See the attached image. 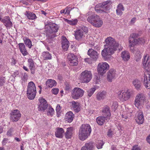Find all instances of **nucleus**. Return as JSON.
<instances>
[{
    "instance_id": "473e14b6",
    "label": "nucleus",
    "mask_w": 150,
    "mask_h": 150,
    "mask_svg": "<svg viewBox=\"0 0 150 150\" xmlns=\"http://www.w3.org/2000/svg\"><path fill=\"white\" fill-rule=\"evenodd\" d=\"M25 15L29 20H34L37 18L35 14L29 11H27L25 13Z\"/></svg>"
},
{
    "instance_id": "7ed1b4c3",
    "label": "nucleus",
    "mask_w": 150,
    "mask_h": 150,
    "mask_svg": "<svg viewBox=\"0 0 150 150\" xmlns=\"http://www.w3.org/2000/svg\"><path fill=\"white\" fill-rule=\"evenodd\" d=\"M91 132V129L89 125H82L79 130V137L81 140L83 141L87 138Z\"/></svg>"
},
{
    "instance_id": "774afa93",
    "label": "nucleus",
    "mask_w": 150,
    "mask_h": 150,
    "mask_svg": "<svg viewBox=\"0 0 150 150\" xmlns=\"http://www.w3.org/2000/svg\"><path fill=\"white\" fill-rule=\"evenodd\" d=\"M112 150H117V149L116 147H112Z\"/></svg>"
},
{
    "instance_id": "c9c22d12",
    "label": "nucleus",
    "mask_w": 150,
    "mask_h": 150,
    "mask_svg": "<svg viewBox=\"0 0 150 150\" xmlns=\"http://www.w3.org/2000/svg\"><path fill=\"white\" fill-rule=\"evenodd\" d=\"M94 146L93 143L91 142L86 143L85 146L82 148H83V149L93 150Z\"/></svg>"
},
{
    "instance_id": "37998d69",
    "label": "nucleus",
    "mask_w": 150,
    "mask_h": 150,
    "mask_svg": "<svg viewBox=\"0 0 150 150\" xmlns=\"http://www.w3.org/2000/svg\"><path fill=\"white\" fill-rule=\"evenodd\" d=\"M24 41L25 45H27L29 48H31L32 45L30 40L29 39H26L25 40L24 39Z\"/></svg>"
},
{
    "instance_id": "de8ad7c7",
    "label": "nucleus",
    "mask_w": 150,
    "mask_h": 150,
    "mask_svg": "<svg viewBox=\"0 0 150 150\" xmlns=\"http://www.w3.org/2000/svg\"><path fill=\"white\" fill-rule=\"evenodd\" d=\"M101 54L102 56L104 57H107L109 55V54H108L107 50H106L105 48L102 50Z\"/></svg>"
},
{
    "instance_id": "49530a36",
    "label": "nucleus",
    "mask_w": 150,
    "mask_h": 150,
    "mask_svg": "<svg viewBox=\"0 0 150 150\" xmlns=\"http://www.w3.org/2000/svg\"><path fill=\"white\" fill-rule=\"evenodd\" d=\"M103 144V142L102 141H99L97 144V147L98 149H101L102 148V146Z\"/></svg>"
},
{
    "instance_id": "f8f14e48",
    "label": "nucleus",
    "mask_w": 150,
    "mask_h": 150,
    "mask_svg": "<svg viewBox=\"0 0 150 150\" xmlns=\"http://www.w3.org/2000/svg\"><path fill=\"white\" fill-rule=\"evenodd\" d=\"M131 96L130 92L128 90L122 91L118 93V98L122 101H126L129 99Z\"/></svg>"
},
{
    "instance_id": "a19ab883",
    "label": "nucleus",
    "mask_w": 150,
    "mask_h": 150,
    "mask_svg": "<svg viewBox=\"0 0 150 150\" xmlns=\"http://www.w3.org/2000/svg\"><path fill=\"white\" fill-rule=\"evenodd\" d=\"M65 21L69 24L72 25H76L78 22V20L76 19H72L71 20L66 19H65Z\"/></svg>"
},
{
    "instance_id": "9d476101",
    "label": "nucleus",
    "mask_w": 150,
    "mask_h": 150,
    "mask_svg": "<svg viewBox=\"0 0 150 150\" xmlns=\"http://www.w3.org/2000/svg\"><path fill=\"white\" fill-rule=\"evenodd\" d=\"M109 65L106 62L99 63L98 65L97 70L99 74L103 75L109 69Z\"/></svg>"
},
{
    "instance_id": "bb28decb",
    "label": "nucleus",
    "mask_w": 150,
    "mask_h": 150,
    "mask_svg": "<svg viewBox=\"0 0 150 150\" xmlns=\"http://www.w3.org/2000/svg\"><path fill=\"white\" fill-rule=\"evenodd\" d=\"M64 131L63 128L57 127L55 132V135L56 137L59 138H62Z\"/></svg>"
},
{
    "instance_id": "7c9ffc66",
    "label": "nucleus",
    "mask_w": 150,
    "mask_h": 150,
    "mask_svg": "<svg viewBox=\"0 0 150 150\" xmlns=\"http://www.w3.org/2000/svg\"><path fill=\"white\" fill-rule=\"evenodd\" d=\"M106 95V92L105 91L99 92L96 95V98L98 100H103L105 97Z\"/></svg>"
},
{
    "instance_id": "f257e3e1",
    "label": "nucleus",
    "mask_w": 150,
    "mask_h": 150,
    "mask_svg": "<svg viewBox=\"0 0 150 150\" xmlns=\"http://www.w3.org/2000/svg\"><path fill=\"white\" fill-rule=\"evenodd\" d=\"M139 35L137 33H133L131 34L129 39V47L131 51L135 54V59L137 61L141 58L142 53L138 49H134L133 47L135 45L139 44H144L145 42V40L142 37H138Z\"/></svg>"
},
{
    "instance_id": "b1692460",
    "label": "nucleus",
    "mask_w": 150,
    "mask_h": 150,
    "mask_svg": "<svg viewBox=\"0 0 150 150\" xmlns=\"http://www.w3.org/2000/svg\"><path fill=\"white\" fill-rule=\"evenodd\" d=\"M28 67L30 70L31 74H34L35 73V66L33 61L32 59H29L28 60Z\"/></svg>"
},
{
    "instance_id": "aec40b11",
    "label": "nucleus",
    "mask_w": 150,
    "mask_h": 150,
    "mask_svg": "<svg viewBox=\"0 0 150 150\" xmlns=\"http://www.w3.org/2000/svg\"><path fill=\"white\" fill-rule=\"evenodd\" d=\"M70 103L71 104V107L75 112H78L80 110V105L78 102L73 101Z\"/></svg>"
},
{
    "instance_id": "8fccbe9b",
    "label": "nucleus",
    "mask_w": 150,
    "mask_h": 150,
    "mask_svg": "<svg viewBox=\"0 0 150 150\" xmlns=\"http://www.w3.org/2000/svg\"><path fill=\"white\" fill-rule=\"evenodd\" d=\"M5 82L4 79L3 78H0V86H3Z\"/></svg>"
},
{
    "instance_id": "338daca9",
    "label": "nucleus",
    "mask_w": 150,
    "mask_h": 150,
    "mask_svg": "<svg viewBox=\"0 0 150 150\" xmlns=\"http://www.w3.org/2000/svg\"><path fill=\"white\" fill-rule=\"evenodd\" d=\"M65 10H64L63 9V10H61L60 11V13H64L65 14Z\"/></svg>"
},
{
    "instance_id": "5fc2aeb1",
    "label": "nucleus",
    "mask_w": 150,
    "mask_h": 150,
    "mask_svg": "<svg viewBox=\"0 0 150 150\" xmlns=\"http://www.w3.org/2000/svg\"><path fill=\"white\" fill-rule=\"evenodd\" d=\"M13 128H11L7 132V134L8 136H11V134L13 131Z\"/></svg>"
},
{
    "instance_id": "052dcab7",
    "label": "nucleus",
    "mask_w": 150,
    "mask_h": 150,
    "mask_svg": "<svg viewBox=\"0 0 150 150\" xmlns=\"http://www.w3.org/2000/svg\"><path fill=\"white\" fill-rule=\"evenodd\" d=\"M3 127L0 126V134L2 132H3Z\"/></svg>"
},
{
    "instance_id": "a211bd4d",
    "label": "nucleus",
    "mask_w": 150,
    "mask_h": 150,
    "mask_svg": "<svg viewBox=\"0 0 150 150\" xmlns=\"http://www.w3.org/2000/svg\"><path fill=\"white\" fill-rule=\"evenodd\" d=\"M88 54L94 61L97 60L99 54L97 52L92 49H89L87 52Z\"/></svg>"
},
{
    "instance_id": "dca6fc26",
    "label": "nucleus",
    "mask_w": 150,
    "mask_h": 150,
    "mask_svg": "<svg viewBox=\"0 0 150 150\" xmlns=\"http://www.w3.org/2000/svg\"><path fill=\"white\" fill-rule=\"evenodd\" d=\"M39 100L40 104L38 106V110L40 111L45 110L47 107V103L46 101L42 98L40 99Z\"/></svg>"
},
{
    "instance_id": "f03ea898",
    "label": "nucleus",
    "mask_w": 150,
    "mask_h": 150,
    "mask_svg": "<svg viewBox=\"0 0 150 150\" xmlns=\"http://www.w3.org/2000/svg\"><path fill=\"white\" fill-rule=\"evenodd\" d=\"M58 29V25L55 23L50 22L45 23V30L47 37V40L49 43L52 42L53 39L56 36L55 33Z\"/></svg>"
},
{
    "instance_id": "79ce46f5",
    "label": "nucleus",
    "mask_w": 150,
    "mask_h": 150,
    "mask_svg": "<svg viewBox=\"0 0 150 150\" xmlns=\"http://www.w3.org/2000/svg\"><path fill=\"white\" fill-rule=\"evenodd\" d=\"M54 112V109L51 106H49L47 109V115H48L52 116Z\"/></svg>"
},
{
    "instance_id": "393cba45",
    "label": "nucleus",
    "mask_w": 150,
    "mask_h": 150,
    "mask_svg": "<svg viewBox=\"0 0 150 150\" xmlns=\"http://www.w3.org/2000/svg\"><path fill=\"white\" fill-rule=\"evenodd\" d=\"M102 113L103 116L110 118L111 114L110 111L109 107L108 106H106L105 107L102 111Z\"/></svg>"
},
{
    "instance_id": "0eeeda50",
    "label": "nucleus",
    "mask_w": 150,
    "mask_h": 150,
    "mask_svg": "<svg viewBox=\"0 0 150 150\" xmlns=\"http://www.w3.org/2000/svg\"><path fill=\"white\" fill-rule=\"evenodd\" d=\"M92 77L91 71L85 70L80 74L79 78L82 83H88L90 81Z\"/></svg>"
},
{
    "instance_id": "6e6552de",
    "label": "nucleus",
    "mask_w": 150,
    "mask_h": 150,
    "mask_svg": "<svg viewBox=\"0 0 150 150\" xmlns=\"http://www.w3.org/2000/svg\"><path fill=\"white\" fill-rule=\"evenodd\" d=\"M84 91L81 88L76 87L71 91V97L72 99L77 100L82 97L83 95Z\"/></svg>"
},
{
    "instance_id": "c756f323",
    "label": "nucleus",
    "mask_w": 150,
    "mask_h": 150,
    "mask_svg": "<svg viewBox=\"0 0 150 150\" xmlns=\"http://www.w3.org/2000/svg\"><path fill=\"white\" fill-rule=\"evenodd\" d=\"M73 128L72 127L67 128V131L65 133V137L67 139L71 138L73 134Z\"/></svg>"
},
{
    "instance_id": "c03bdc74",
    "label": "nucleus",
    "mask_w": 150,
    "mask_h": 150,
    "mask_svg": "<svg viewBox=\"0 0 150 150\" xmlns=\"http://www.w3.org/2000/svg\"><path fill=\"white\" fill-rule=\"evenodd\" d=\"M96 88H92L88 91V96L89 97H91L95 91Z\"/></svg>"
},
{
    "instance_id": "f3484780",
    "label": "nucleus",
    "mask_w": 150,
    "mask_h": 150,
    "mask_svg": "<svg viewBox=\"0 0 150 150\" xmlns=\"http://www.w3.org/2000/svg\"><path fill=\"white\" fill-rule=\"evenodd\" d=\"M110 118L103 116L98 117L96 119L97 123L99 125H102L104 123L109 121Z\"/></svg>"
},
{
    "instance_id": "13d9d810",
    "label": "nucleus",
    "mask_w": 150,
    "mask_h": 150,
    "mask_svg": "<svg viewBox=\"0 0 150 150\" xmlns=\"http://www.w3.org/2000/svg\"><path fill=\"white\" fill-rule=\"evenodd\" d=\"M135 20H136V18H133L131 20V24H134L135 21Z\"/></svg>"
},
{
    "instance_id": "bf43d9fd",
    "label": "nucleus",
    "mask_w": 150,
    "mask_h": 150,
    "mask_svg": "<svg viewBox=\"0 0 150 150\" xmlns=\"http://www.w3.org/2000/svg\"><path fill=\"white\" fill-rule=\"evenodd\" d=\"M146 140L148 143L150 144V135L146 139Z\"/></svg>"
},
{
    "instance_id": "2eb2a0df",
    "label": "nucleus",
    "mask_w": 150,
    "mask_h": 150,
    "mask_svg": "<svg viewBox=\"0 0 150 150\" xmlns=\"http://www.w3.org/2000/svg\"><path fill=\"white\" fill-rule=\"evenodd\" d=\"M67 58L69 64L70 65L74 66L78 64V58L74 54L71 53L69 54Z\"/></svg>"
},
{
    "instance_id": "2f4dec72",
    "label": "nucleus",
    "mask_w": 150,
    "mask_h": 150,
    "mask_svg": "<svg viewBox=\"0 0 150 150\" xmlns=\"http://www.w3.org/2000/svg\"><path fill=\"white\" fill-rule=\"evenodd\" d=\"M121 57L124 61H128L130 58V55L129 52L126 51H124L121 53Z\"/></svg>"
},
{
    "instance_id": "5701e85b",
    "label": "nucleus",
    "mask_w": 150,
    "mask_h": 150,
    "mask_svg": "<svg viewBox=\"0 0 150 150\" xmlns=\"http://www.w3.org/2000/svg\"><path fill=\"white\" fill-rule=\"evenodd\" d=\"M69 42L65 37L63 36V40L62 41V46L63 49L64 51L68 50L69 46Z\"/></svg>"
},
{
    "instance_id": "423d86ee",
    "label": "nucleus",
    "mask_w": 150,
    "mask_h": 150,
    "mask_svg": "<svg viewBox=\"0 0 150 150\" xmlns=\"http://www.w3.org/2000/svg\"><path fill=\"white\" fill-rule=\"evenodd\" d=\"M36 89L35 85L33 81L29 82L27 87V95L30 100L33 99L36 96Z\"/></svg>"
},
{
    "instance_id": "ddd939ff",
    "label": "nucleus",
    "mask_w": 150,
    "mask_h": 150,
    "mask_svg": "<svg viewBox=\"0 0 150 150\" xmlns=\"http://www.w3.org/2000/svg\"><path fill=\"white\" fill-rule=\"evenodd\" d=\"M105 42L106 43L105 45V47L106 46L119 47V46L118 42H117L114 38L110 37L107 38L105 39Z\"/></svg>"
},
{
    "instance_id": "72a5a7b5",
    "label": "nucleus",
    "mask_w": 150,
    "mask_h": 150,
    "mask_svg": "<svg viewBox=\"0 0 150 150\" xmlns=\"http://www.w3.org/2000/svg\"><path fill=\"white\" fill-rule=\"evenodd\" d=\"M108 47L106 48H105L106 50H107V53L109 55L113 54L114 51H115L117 50V48L119 47Z\"/></svg>"
},
{
    "instance_id": "1a4fd4ad",
    "label": "nucleus",
    "mask_w": 150,
    "mask_h": 150,
    "mask_svg": "<svg viewBox=\"0 0 150 150\" xmlns=\"http://www.w3.org/2000/svg\"><path fill=\"white\" fill-rule=\"evenodd\" d=\"M145 97L142 94L139 93L137 95L134 100V104L136 107L139 108L144 104Z\"/></svg>"
},
{
    "instance_id": "0e129e2a",
    "label": "nucleus",
    "mask_w": 150,
    "mask_h": 150,
    "mask_svg": "<svg viewBox=\"0 0 150 150\" xmlns=\"http://www.w3.org/2000/svg\"><path fill=\"white\" fill-rule=\"evenodd\" d=\"M122 118H124L125 120L127 119V117L126 115H122Z\"/></svg>"
},
{
    "instance_id": "e2e57ef3",
    "label": "nucleus",
    "mask_w": 150,
    "mask_h": 150,
    "mask_svg": "<svg viewBox=\"0 0 150 150\" xmlns=\"http://www.w3.org/2000/svg\"><path fill=\"white\" fill-rule=\"evenodd\" d=\"M70 88V87L69 85H67L65 87V89L66 90H69Z\"/></svg>"
},
{
    "instance_id": "c85d7f7f",
    "label": "nucleus",
    "mask_w": 150,
    "mask_h": 150,
    "mask_svg": "<svg viewBox=\"0 0 150 150\" xmlns=\"http://www.w3.org/2000/svg\"><path fill=\"white\" fill-rule=\"evenodd\" d=\"M74 115L72 112L69 111L67 112L66 115L65 119L68 122H71L73 120Z\"/></svg>"
},
{
    "instance_id": "6ab92c4d",
    "label": "nucleus",
    "mask_w": 150,
    "mask_h": 150,
    "mask_svg": "<svg viewBox=\"0 0 150 150\" xmlns=\"http://www.w3.org/2000/svg\"><path fill=\"white\" fill-rule=\"evenodd\" d=\"M116 72L113 69H110L107 74V79L110 82H111L116 76Z\"/></svg>"
},
{
    "instance_id": "4be33fe9",
    "label": "nucleus",
    "mask_w": 150,
    "mask_h": 150,
    "mask_svg": "<svg viewBox=\"0 0 150 150\" xmlns=\"http://www.w3.org/2000/svg\"><path fill=\"white\" fill-rule=\"evenodd\" d=\"M84 34L82 30H78L75 32L74 36L76 39L77 40H81L84 37Z\"/></svg>"
},
{
    "instance_id": "a18cd8bd",
    "label": "nucleus",
    "mask_w": 150,
    "mask_h": 150,
    "mask_svg": "<svg viewBox=\"0 0 150 150\" xmlns=\"http://www.w3.org/2000/svg\"><path fill=\"white\" fill-rule=\"evenodd\" d=\"M111 105L112 108L114 109L115 110L118 107V103L116 101L112 102Z\"/></svg>"
},
{
    "instance_id": "4c0bfd02",
    "label": "nucleus",
    "mask_w": 150,
    "mask_h": 150,
    "mask_svg": "<svg viewBox=\"0 0 150 150\" xmlns=\"http://www.w3.org/2000/svg\"><path fill=\"white\" fill-rule=\"evenodd\" d=\"M124 10L123 6L121 4H119L117 7L116 12L118 15H121L122 13V11Z\"/></svg>"
},
{
    "instance_id": "3c124183",
    "label": "nucleus",
    "mask_w": 150,
    "mask_h": 150,
    "mask_svg": "<svg viewBox=\"0 0 150 150\" xmlns=\"http://www.w3.org/2000/svg\"><path fill=\"white\" fill-rule=\"evenodd\" d=\"M59 92V89L57 88H54L52 89V93L55 94H57Z\"/></svg>"
},
{
    "instance_id": "6e6d98bb",
    "label": "nucleus",
    "mask_w": 150,
    "mask_h": 150,
    "mask_svg": "<svg viewBox=\"0 0 150 150\" xmlns=\"http://www.w3.org/2000/svg\"><path fill=\"white\" fill-rule=\"evenodd\" d=\"M61 107L60 105L58 104L57 105V106L56 108V112H59L60 110H61Z\"/></svg>"
},
{
    "instance_id": "39448f33",
    "label": "nucleus",
    "mask_w": 150,
    "mask_h": 150,
    "mask_svg": "<svg viewBox=\"0 0 150 150\" xmlns=\"http://www.w3.org/2000/svg\"><path fill=\"white\" fill-rule=\"evenodd\" d=\"M108 1L103 2L96 5L95 7V11L98 13L106 12L110 9L111 5Z\"/></svg>"
},
{
    "instance_id": "680f3d73",
    "label": "nucleus",
    "mask_w": 150,
    "mask_h": 150,
    "mask_svg": "<svg viewBox=\"0 0 150 150\" xmlns=\"http://www.w3.org/2000/svg\"><path fill=\"white\" fill-rule=\"evenodd\" d=\"M23 69H24L25 70L27 71H29V70H28V69L26 67H25L24 66H23Z\"/></svg>"
},
{
    "instance_id": "f704fd0d",
    "label": "nucleus",
    "mask_w": 150,
    "mask_h": 150,
    "mask_svg": "<svg viewBox=\"0 0 150 150\" xmlns=\"http://www.w3.org/2000/svg\"><path fill=\"white\" fill-rule=\"evenodd\" d=\"M132 84L137 89H139L142 85L141 81L137 79L133 81Z\"/></svg>"
},
{
    "instance_id": "69168bd1",
    "label": "nucleus",
    "mask_w": 150,
    "mask_h": 150,
    "mask_svg": "<svg viewBox=\"0 0 150 150\" xmlns=\"http://www.w3.org/2000/svg\"><path fill=\"white\" fill-rule=\"evenodd\" d=\"M41 12L42 14H44L45 16H46V15L47 14V13L46 12H45V11H44L42 10Z\"/></svg>"
},
{
    "instance_id": "a878e982",
    "label": "nucleus",
    "mask_w": 150,
    "mask_h": 150,
    "mask_svg": "<svg viewBox=\"0 0 150 150\" xmlns=\"http://www.w3.org/2000/svg\"><path fill=\"white\" fill-rule=\"evenodd\" d=\"M19 49L22 54L24 56L28 54V53L26 50L24 44L23 43L18 44Z\"/></svg>"
},
{
    "instance_id": "603ef678",
    "label": "nucleus",
    "mask_w": 150,
    "mask_h": 150,
    "mask_svg": "<svg viewBox=\"0 0 150 150\" xmlns=\"http://www.w3.org/2000/svg\"><path fill=\"white\" fill-rule=\"evenodd\" d=\"M132 150H141V149L138 145H136L133 146Z\"/></svg>"
},
{
    "instance_id": "4468645a",
    "label": "nucleus",
    "mask_w": 150,
    "mask_h": 150,
    "mask_svg": "<svg viewBox=\"0 0 150 150\" xmlns=\"http://www.w3.org/2000/svg\"><path fill=\"white\" fill-rule=\"evenodd\" d=\"M10 114V120L13 122L17 121L21 116L20 111L17 109L13 110Z\"/></svg>"
},
{
    "instance_id": "e433bc0d",
    "label": "nucleus",
    "mask_w": 150,
    "mask_h": 150,
    "mask_svg": "<svg viewBox=\"0 0 150 150\" xmlns=\"http://www.w3.org/2000/svg\"><path fill=\"white\" fill-rule=\"evenodd\" d=\"M46 84L48 87L52 88L56 85V83L54 80L50 79L47 80L46 82Z\"/></svg>"
},
{
    "instance_id": "412c9836",
    "label": "nucleus",
    "mask_w": 150,
    "mask_h": 150,
    "mask_svg": "<svg viewBox=\"0 0 150 150\" xmlns=\"http://www.w3.org/2000/svg\"><path fill=\"white\" fill-rule=\"evenodd\" d=\"M144 117L143 113L139 111L138 112L137 117L135 119L136 121L139 124L142 123L144 122Z\"/></svg>"
},
{
    "instance_id": "09e8293b",
    "label": "nucleus",
    "mask_w": 150,
    "mask_h": 150,
    "mask_svg": "<svg viewBox=\"0 0 150 150\" xmlns=\"http://www.w3.org/2000/svg\"><path fill=\"white\" fill-rule=\"evenodd\" d=\"M80 30H82L85 33V34L87 33L88 31V29L87 27L85 26H82L81 29H79Z\"/></svg>"
},
{
    "instance_id": "20e7f679",
    "label": "nucleus",
    "mask_w": 150,
    "mask_h": 150,
    "mask_svg": "<svg viewBox=\"0 0 150 150\" xmlns=\"http://www.w3.org/2000/svg\"><path fill=\"white\" fill-rule=\"evenodd\" d=\"M87 21L93 26L98 28L101 26L103 22L99 16L96 14L91 15L87 19Z\"/></svg>"
},
{
    "instance_id": "58836bf2",
    "label": "nucleus",
    "mask_w": 150,
    "mask_h": 150,
    "mask_svg": "<svg viewBox=\"0 0 150 150\" xmlns=\"http://www.w3.org/2000/svg\"><path fill=\"white\" fill-rule=\"evenodd\" d=\"M42 57L44 60L51 59L52 58L51 55L48 52H44L42 53Z\"/></svg>"
},
{
    "instance_id": "864d4df0",
    "label": "nucleus",
    "mask_w": 150,
    "mask_h": 150,
    "mask_svg": "<svg viewBox=\"0 0 150 150\" xmlns=\"http://www.w3.org/2000/svg\"><path fill=\"white\" fill-rule=\"evenodd\" d=\"M113 134V132L110 129L108 132L107 135L109 137H112Z\"/></svg>"
},
{
    "instance_id": "4d7b16f0",
    "label": "nucleus",
    "mask_w": 150,
    "mask_h": 150,
    "mask_svg": "<svg viewBox=\"0 0 150 150\" xmlns=\"http://www.w3.org/2000/svg\"><path fill=\"white\" fill-rule=\"evenodd\" d=\"M65 10H66V11L65 13V14H66L67 15H69L70 13V10L68 9V7H66L65 8Z\"/></svg>"
},
{
    "instance_id": "cd10ccee",
    "label": "nucleus",
    "mask_w": 150,
    "mask_h": 150,
    "mask_svg": "<svg viewBox=\"0 0 150 150\" xmlns=\"http://www.w3.org/2000/svg\"><path fill=\"white\" fill-rule=\"evenodd\" d=\"M143 64L146 68L150 65V57L148 55L144 56L143 59Z\"/></svg>"
},
{
    "instance_id": "9b49d317",
    "label": "nucleus",
    "mask_w": 150,
    "mask_h": 150,
    "mask_svg": "<svg viewBox=\"0 0 150 150\" xmlns=\"http://www.w3.org/2000/svg\"><path fill=\"white\" fill-rule=\"evenodd\" d=\"M144 84L146 88H150V72L146 69L144 72Z\"/></svg>"
},
{
    "instance_id": "ea45409f",
    "label": "nucleus",
    "mask_w": 150,
    "mask_h": 150,
    "mask_svg": "<svg viewBox=\"0 0 150 150\" xmlns=\"http://www.w3.org/2000/svg\"><path fill=\"white\" fill-rule=\"evenodd\" d=\"M1 21L3 22L4 25L6 27H9L12 26V23L9 19H3L1 20Z\"/></svg>"
}]
</instances>
